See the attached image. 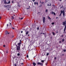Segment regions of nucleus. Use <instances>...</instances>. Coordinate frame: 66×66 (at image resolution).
<instances>
[{
  "mask_svg": "<svg viewBox=\"0 0 66 66\" xmlns=\"http://www.w3.org/2000/svg\"><path fill=\"white\" fill-rule=\"evenodd\" d=\"M61 13L59 15V16H61V15H62V14H63V17H64L65 16V11L64 10H63L62 11V10H61L60 11Z\"/></svg>",
  "mask_w": 66,
  "mask_h": 66,
  "instance_id": "obj_1",
  "label": "nucleus"
},
{
  "mask_svg": "<svg viewBox=\"0 0 66 66\" xmlns=\"http://www.w3.org/2000/svg\"><path fill=\"white\" fill-rule=\"evenodd\" d=\"M17 51H20V46H18L17 47Z\"/></svg>",
  "mask_w": 66,
  "mask_h": 66,
  "instance_id": "obj_2",
  "label": "nucleus"
},
{
  "mask_svg": "<svg viewBox=\"0 0 66 66\" xmlns=\"http://www.w3.org/2000/svg\"><path fill=\"white\" fill-rule=\"evenodd\" d=\"M62 24L63 26H66V21L63 22Z\"/></svg>",
  "mask_w": 66,
  "mask_h": 66,
  "instance_id": "obj_3",
  "label": "nucleus"
},
{
  "mask_svg": "<svg viewBox=\"0 0 66 66\" xmlns=\"http://www.w3.org/2000/svg\"><path fill=\"white\" fill-rule=\"evenodd\" d=\"M45 18H46L44 17H43V23H45Z\"/></svg>",
  "mask_w": 66,
  "mask_h": 66,
  "instance_id": "obj_4",
  "label": "nucleus"
},
{
  "mask_svg": "<svg viewBox=\"0 0 66 66\" xmlns=\"http://www.w3.org/2000/svg\"><path fill=\"white\" fill-rule=\"evenodd\" d=\"M32 64L34 66H35V65H36V64L34 62H33L32 63Z\"/></svg>",
  "mask_w": 66,
  "mask_h": 66,
  "instance_id": "obj_5",
  "label": "nucleus"
},
{
  "mask_svg": "<svg viewBox=\"0 0 66 66\" xmlns=\"http://www.w3.org/2000/svg\"><path fill=\"white\" fill-rule=\"evenodd\" d=\"M21 42H20L18 44V46H19L20 47V45H21Z\"/></svg>",
  "mask_w": 66,
  "mask_h": 66,
  "instance_id": "obj_6",
  "label": "nucleus"
},
{
  "mask_svg": "<svg viewBox=\"0 0 66 66\" xmlns=\"http://www.w3.org/2000/svg\"><path fill=\"white\" fill-rule=\"evenodd\" d=\"M66 25H65V26L64 28V32L65 31V30H66Z\"/></svg>",
  "mask_w": 66,
  "mask_h": 66,
  "instance_id": "obj_7",
  "label": "nucleus"
},
{
  "mask_svg": "<svg viewBox=\"0 0 66 66\" xmlns=\"http://www.w3.org/2000/svg\"><path fill=\"white\" fill-rule=\"evenodd\" d=\"M9 24H9V27H11L12 26V24H11V23H10V22H9Z\"/></svg>",
  "mask_w": 66,
  "mask_h": 66,
  "instance_id": "obj_8",
  "label": "nucleus"
},
{
  "mask_svg": "<svg viewBox=\"0 0 66 66\" xmlns=\"http://www.w3.org/2000/svg\"><path fill=\"white\" fill-rule=\"evenodd\" d=\"M52 33L53 34V35H55V33H54V32H52Z\"/></svg>",
  "mask_w": 66,
  "mask_h": 66,
  "instance_id": "obj_9",
  "label": "nucleus"
},
{
  "mask_svg": "<svg viewBox=\"0 0 66 66\" xmlns=\"http://www.w3.org/2000/svg\"><path fill=\"white\" fill-rule=\"evenodd\" d=\"M62 42H63L64 41H65V39H62Z\"/></svg>",
  "mask_w": 66,
  "mask_h": 66,
  "instance_id": "obj_10",
  "label": "nucleus"
},
{
  "mask_svg": "<svg viewBox=\"0 0 66 66\" xmlns=\"http://www.w3.org/2000/svg\"><path fill=\"white\" fill-rule=\"evenodd\" d=\"M28 33H29V32L28 31H27L26 33V35H28Z\"/></svg>",
  "mask_w": 66,
  "mask_h": 66,
  "instance_id": "obj_11",
  "label": "nucleus"
},
{
  "mask_svg": "<svg viewBox=\"0 0 66 66\" xmlns=\"http://www.w3.org/2000/svg\"><path fill=\"white\" fill-rule=\"evenodd\" d=\"M4 6L5 7H6L7 8V7H8H8L9 6H6L5 5H4Z\"/></svg>",
  "mask_w": 66,
  "mask_h": 66,
  "instance_id": "obj_12",
  "label": "nucleus"
},
{
  "mask_svg": "<svg viewBox=\"0 0 66 66\" xmlns=\"http://www.w3.org/2000/svg\"><path fill=\"white\" fill-rule=\"evenodd\" d=\"M11 18L12 19H14V16H12Z\"/></svg>",
  "mask_w": 66,
  "mask_h": 66,
  "instance_id": "obj_13",
  "label": "nucleus"
},
{
  "mask_svg": "<svg viewBox=\"0 0 66 66\" xmlns=\"http://www.w3.org/2000/svg\"><path fill=\"white\" fill-rule=\"evenodd\" d=\"M51 3H50V5H49L48 4H47V6H51Z\"/></svg>",
  "mask_w": 66,
  "mask_h": 66,
  "instance_id": "obj_14",
  "label": "nucleus"
},
{
  "mask_svg": "<svg viewBox=\"0 0 66 66\" xmlns=\"http://www.w3.org/2000/svg\"><path fill=\"white\" fill-rule=\"evenodd\" d=\"M40 65H43V64L42 63H40Z\"/></svg>",
  "mask_w": 66,
  "mask_h": 66,
  "instance_id": "obj_15",
  "label": "nucleus"
},
{
  "mask_svg": "<svg viewBox=\"0 0 66 66\" xmlns=\"http://www.w3.org/2000/svg\"><path fill=\"white\" fill-rule=\"evenodd\" d=\"M40 62H38L37 64L38 65H40Z\"/></svg>",
  "mask_w": 66,
  "mask_h": 66,
  "instance_id": "obj_16",
  "label": "nucleus"
},
{
  "mask_svg": "<svg viewBox=\"0 0 66 66\" xmlns=\"http://www.w3.org/2000/svg\"><path fill=\"white\" fill-rule=\"evenodd\" d=\"M45 12H46V13H47L48 12V10L47 9H46V11H45Z\"/></svg>",
  "mask_w": 66,
  "mask_h": 66,
  "instance_id": "obj_17",
  "label": "nucleus"
},
{
  "mask_svg": "<svg viewBox=\"0 0 66 66\" xmlns=\"http://www.w3.org/2000/svg\"><path fill=\"white\" fill-rule=\"evenodd\" d=\"M41 62L42 63H44V60H43L41 61Z\"/></svg>",
  "mask_w": 66,
  "mask_h": 66,
  "instance_id": "obj_18",
  "label": "nucleus"
},
{
  "mask_svg": "<svg viewBox=\"0 0 66 66\" xmlns=\"http://www.w3.org/2000/svg\"><path fill=\"white\" fill-rule=\"evenodd\" d=\"M48 18L49 19H51V18H50V17H49V16H48Z\"/></svg>",
  "mask_w": 66,
  "mask_h": 66,
  "instance_id": "obj_19",
  "label": "nucleus"
},
{
  "mask_svg": "<svg viewBox=\"0 0 66 66\" xmlns=\"http://www.w3.org/2000/svg\"><path fill=\"white\" fill-rule=\"evenodd\" d=\"M49 54L48 53H47L46 55H47V56H48V55H49Z\"/></svg>",
  "mask_w": 66,
  "mask_h": 66,
  "instance_id": "obj_20",
  "label": "nucleus"
},
{
  "mask_svg": "<svg viewBox=\"0 0 66 66\" xmlns=\"http://www.w3.org/2000/svg\"><path fill=\"white\" fill-rule=\"evenodd\" d=\"M17 55L18 56H19V55H20V54H19V53H18L17 54Z\"/></svg>",
  "mask_w": 66,
  "mask_h": 66,
  "instance_id": "obj_21",
  "label": "nucleus"
},
{
  "mask_svg": "<svg viewBox=\"0 0 66 66\" xmlns=\"http://www.w3.org/2000/svg\"><path fill=\"white\" fill-rule=\"evenodd\" d=\"M54 24V23L53 22L52 23V24L53 25V24Z\"/></svg>",
  "mask_w": 66,
  "mask_h": 66,
  "instance_id": "obj_22",
  "label": "nucleus"
},
{
  "mask_svg": "<svg viewBox=\"0 0 66 66\" xmlns=\"http://www.w3.org/2000/svg\"><path fill=\"white\" fill-rule=\"evenodd\" d=\"M4 3L5 4H7V2H4Z\"/></svg>",
  "mask_w": 66,
  "mask_h": 66,
  "instance_id": "obj_23",
  "label": "nucleus"
},
{
  "mask_svg": "<svg viewBox=\"0 0 66 66\" xmlns=\"http://www.w3.org/2000/svg\"><path fill=\"white\" fill-rule=\"evenodd\" d=\"M4 3L5 4H7V2H4Z\"/></svg>",
  "mask_w": 66,
  "mask_h": 66,
  "instance_id": "obj_24",
  "label": "nucleus"
},
{
  "mask_svg": "<svg viewBox=\"0 0 66 66\" xmlns=\"http://www.w3.org/2000/svg\"><path fill=\"white\" fill-rule=\"evenodd\" d=\"M14 0H12V3H14Z\"/></svg>",
  "mask_w": 66,
  "mask_h": 66,
  "instance_id": "obj_25",
  "label": "nucleus"
},
{
  "mask_svg": "<svg viewBox=\"0 0 66 66\" xmlns=\"http://www.w3.org/2000/svg\"><path fill=\"white\" fill-rule=\"evenodd\" d=\"M11 2H10V1H9V2L8 3H10Z\"/></svg>",
  "mask_w": 66,
  "mask_h": 66,
  "instance_id": "obj_26",
  "label": "nucleus"
},
{
  "mask_svg": "<svg viewBox=\"0 0 66 66\" xmlns=\"http://www.w3.org/2000/svg\"><path fill=\"white\" fill-rule=\"evenodd\" d=\"M54 13L53 12H52V14H53Z\"/></svg>",
  "mask_w": 66,
  "mask_h": 66,
  "instance_id": "obj_27",
  "label": "nucleus"
},
{
  "mask_svg": "<svg viewBox=\"0 0 66 66\" xmlns=\"http://www.w3.org/2000/svg\"><path fill=\"white\" fill-rule=\"evenodd\" d=\"M36 2H34V4L35 5H36Z\"/></svg>",
  "mask_w": 66,
  "mask_h": 66,
  "instance_id": "obj_28",
  "label": "nucleus"
},
{
  "mask_svg": "<svg viewBox=\"0 0 66 66\" xmlns=\"http://www.w3.org/2000/svg\"><path fill=\"white\" fill-rule=\"evenodd\" d=\"M31 44L32 45H33V44H34L33 42H31Z\"/></svg>",
  "mask_w": 66,
  "mask_h": 66,
  "instance_id": "obj_29",
  "label": "nucleus"
},
{
  "mask_svg": "<svg viewBox=\"0 0 66 66\" xmlns=\"http://www.w3.org/2000/svg\"><path fill=\"white\" fill-rule=\"evenodd\" d=\"M32 1H33L34 2L35 1V0H32Z\"/></svg>",
  "mask_w": 66,
  "mask_h": 66,
  "instance_id": "obj_30",
  "label": "nucleus"
},
{
  "mask_svg": "<svg viewBox=\"0 0 66 66\" xmlns=\"http://www.w3.org/2000/svg\"><path fill=\"white\" fill-rule=\"evenodd\" d=\"M14 66H17V65H16V64H14Z\"/></svg>",
  "mask_w": 66,
  "mask_h": 66,
  "instance_id": "obj_31",
  "label": "nucleus"
},
{
  "mask_svg": "<svg viewBox=\"0 0 66 66\" xmlns=\"http://www.w3.org/2000/svg\"><path fill=\"white\" fill-rule=\"evenodd\" d=\"M66 50H63V51L64 52H66Z\"/></svg>",
  "mask_w": 66,
  "mask_h": 66,
  "instance_id": "obj_32",
  "label": "nucleus"
},
{
  "mask_svg": "<svg viewBox=\"0 0 66 66\" xmlns=\"http://www.w3.org/2000/svg\"><path fill=\"white\" fill-rule=\"evenodd\" d=\"M7 27H9V25L8 24H7Z\"/></svg>",
  "mask_w": 66,
  "mask_h": 66,
  "instance_id": "obj_33",
  "label": "nucleus"
},
{
  "mask_svg": "<svg viewBox=\"0 0 66 66\" xmlns=\"http://www.w3.org/2000/svg\"><path fill=\"white\" fill-rule=\"evenodd\" d=\"M37 30H39V28L38 27L37 28Z\"/></svg>",
  "mask_w": 66,
  "mask_h": 66,
  "instance_id": "obj_34",
  "label": "nucleus"
},
{
  "mask_svg": "<svg viewBox=\"0 0 66 66\" xmlns=\"http://www.w3.org/2000/svg\"><path fill=\"white\" fill-rule=\"evenodd\" d=\"M27 57L28 58V57H29V56H28V55H27Z\"/></svg>",
  "mask_w": 66,
  "mask_h": 66,
  "instance_id": "obj_35",
  "label": "nucleus"
},
{
  "mask_svg": "<svg viewBox=\"0 0 66 66\" xmlns=\"http://www.w3.org/2000/svg\"><path fill=\"white\" fill-rule=\"evenodd\" d=\"M4 2H6V0H4Z\"/></svg>",
  "mask_w": 66,
  "mask_h": 66,
  "instance_id": "obj_36",
  "label": "nucleus"
},
{
  "mask_svg": "<svg viewBox=\"0 0 66 66\" xmlns=\"http://www.w3.org/2000/svg\"><path fill=\"white\" fill-rule=\"evenodd\" d=\"M54 59L55 60H56V57H55Z\"/></svg>",
  "mask_w": 66,
  "mask_h": 66,
  "instance_id": "obj_37",
  "label": "nucleus"
},
{
  "mask_svg": "<svg viewBox=\"0 0 66 66\" xmlns=\"http://www.w3.org/2000/svg\"><path fill=\"white\" fill-rule=\"evenodd\" d=\"M63 5H62V7H60V8L61 9V8H63Z\"/></svg>",
  "mask_w": 66,
  "mask_h": 66,
  "instance_id": "obj_38",
  "label": "nucleus"
},
{
  "mask_svg": "<svg viewBox=\"0 0 66 66\" xmlns=\"http://www.w3.org/2000/svg\"><path fill=\"white\" fill-rule=\"evenodd\" d=\"M54 15H55V13L54 12Z\"/></svg>",
  "mask_w": 66,
  "mask_h": 66,
  "instance_id": "obj_39",
  "label": "nucleus"
},
{
  "mask_svg": "<svg viewBox=\"0 0 66 66\" xmlns=\"http://www.w3.org/2000/svg\"><path fill=\"white\" fill-rule=\"evenodd\" d=\"M23 19V18H22L20 19Z\"/></svg>",
  "mask_w": 66,
  "mask_h": 66,
  "instance_id": "obj_40",
  "label": "nucleus"
},
{
  "mask_svg": "<svg viewBox=\"0 0 66 66\" xmlns=\"http://www.w3.org/2000/svg\"><path fill=\"white\" fill-rule=\"evenodd\" d=\"M21 65H24V64H23V63H21Z\"/></svg>",
  "mask_w": 66,
  "mask_h": 66,
  "instance_id": "obj_41",
  "label": "nucleus"
},
{
  "mask_svg": "<svg viewBox=\"0 0 66 66\" xmlns=\"http://www.w3.org/2000/svg\"><path fill=\"white\" fill-rule=\"evenodd\" d=\"M42 4H44V2H42L41 3Z\"/></svg>",
  "mask_w": 66,
  "mask_h": 66,
  "instance_id": "obj_42",
  "label": "nucleus"
},
{
  "mask_svg": "<svg viewBox=\"0 0 66 66\" xmlns=\"http://www.w3.org/2000/svg\"><path fill=\"white\" fill-rule=\"evenodd\" d=\"M56 33H59V32L57 31H56Z\"/></svg>",
  "mask_w": 66,
  "mask_h": 66,
  "instance_id": "obj_43",
  "label": "nucleus"
},
{
  "mask_svg": "<svg viewBox=\"0 0 66 66\" xmlns=\"http://www.w3.org/2000/svg\"><path fill=\"white\" fill-rule=\"evenodd\" d=\"M5 45H4L3 46V47H5Z\"/></svg>",
  "mask_w": 66,
  "mask_h": 66,
  "instance_id": "obj_44",
  "label": "nucleus"
},
{
  "mask_svg": "<svg viewBox=\"0 0 66 66\" xmlns=\"http://www.w3.org/2000/svg\"><path fill=\"white\" fill-rule=\"evenodd\" d=\"M23 33V31H21V33Z\"/></svg>",
  "mask_w": 66,
  "mask_h": 66,
  "instance_id": "obj_45",
  "label": "nucleus"
},
{
  "mask_svg": "<svg viewBox=\"0 0 66 66\" xmlns=\"http://www.w3.org/2000/svg\"><path fill=\"white\" fill-rule=\"evenodd\" d=\"M45 34V33H41V34Z\"/></svg>",
  "mask_w": 66,
  "mask_h": 66,
  "instance_id": "obj_46",
  "label": "nucleus"
},
{
  "mask_svg": "<svg viewBox=\"0 0 66 66\" xmlns=\"http://www.w3.org/2000/svg\"><path fill=\"white\" fill-rule=\"evenodd\" d=\"M36 4L37 5H38V2H37L36 3Z\"/></svg>",
  "mask_w": 66,
  "mask_h": 66,
  "instance_id": "obj_47",
  "label": "nucleus"
},
{
  "mask_svg": "<svg viewBox=\"0 0 66 66\" xmlns=\"http://www.w3.org/2000/svg\"><path fill=\"white\" fill-rule=\"evenodd\" d=\"M14 37V36H12V38H13V37Z\"/></svg>",
  "mask_w": 66,
  "mask_h": 66,
  "instance_id": "obj_48",
  "label": "nucleus"
},
{
  "mask_svg": "<svg viewBox=\"0 0 66 66\" xmlns=\"http://www.w3.org/2000/svg\"><path fill=\"white\" fill-rule=\"evenodd\" d=\"M58 18H59L58 17H56V19H57Z\"/></svg>",
  "mask_w": 66,
  "mask_h": 66,
  "instance_id": "obj_49",
  "label": "nucleus"
},
{
  "mask_svg": "<svg viewBox=\"0 0 66 66\" xmlns=\"http://www.w3.org/2000/svg\"><path fill=\"white\" fill-rule=\"evenodd\" d=\"M20 43H21V40H20Z\"/></svg>",
  "mask_w": 66,
  "mask_h": 66,
  "instance_id": "obj_50",
  "label": "nucleus"
},
{
  "mask_svg": "<svg viewBox=\"0 0 66 66\" xmlns=\"http://www.w3.org/2000/svg\"><path fill=\"white\" fill-rule=\"evenodd\" d=\"M6 53H8V51H6Z\"/></svg>",
  "mask_w": 66,
  "mask_h": 66,
  "instance_id": "obj_51",
  "label": "nucleus"
},
{
  "mask_svg": "<svg viewBox=\"0 0 66 66\" xmlns=\"http://www.w3.org/2000/svg\"><path fill=\"white\" fill-rule=\"evenodd\" d=\"M59 43H61V41H59Z\"/></svg>",
  "mask_w": 66,
  "mask_h": 66,
  "instance_id": "obj_52",
  "label": "nucleus"
},
{
  "mask_svg": "<svg viewBox=\"0 0 66 66\" xmlns=\"http://www.w3.org/2000/svg\"><path fill=\"white\" fill-rule=\"evenodd\" d=\"M40 7H42V5H40Z\"/></svg>",
  "mask_w": 66,
  "mask_h": 66,
  "instance_id": "obj_53",
  "label": "nucleus"
},
{
  "mask_svg": "<svg viewBox=\"0 0 66 66\" xmlns=\"http://www.w3.org/2000/svg\"><path fill=\"white\" fill-rule=\"evenodd\" d=\"M18 5L19 6V7H20V6L19 5Z\"/></svg>",
  "mask_w": 66,
  "mask_h": 66,
  "instance_id": "obj_54",
  "label": "nucleus"
},
{
  "mask_svg": "<svg viewBox=\"0 0 66 66\" xmlns=\"http://www.w3.org/2000/svg\"><path fill=\"white\" fill-rule=\"evenodd\" d=\"M53 6L54 7V6H55V5H53Z\"/></svg>",
  "mask_w": 66,
  "mask_h": 66,
  "instance_id": "obj_55",
  "label": "nucleus"
},
{
  "mask_svg": "<svg viewBox=\"0 0 66 66\" xmlns=\"http://www.w3.org/2000/svg\"><path fill=\"white\" fill-rule=\"evenodd\" d=\"M12 29H14L15 28H12Z\"/></svg>",
  "mask_w": 66,
  "mask_h": 66,
  "instance_id": "obj_56",
  "label": "nucleus"
},
{
  "mask_svg": "<svg viewBox=\"0 0 66 66\" xmlns=\"http://www.w3.org/2000/svg\"><path fill=\"white\" fill-rule=\"evenodd\" d=\"M45 64L46 65H47V63H46Z\"/></svg>",
  "mask_w": 66,
  "mask_h": 66,
  "instance_id": "obj_57",
  "label": "nucleus"
},
{
  "mask_svg": "<svg viewBox=\"0 0 66 66\" xmlns=\"http://www.w3.org/2000/svg\"><path fill=\"white\" fill-rule=\"evenodd\" d=\"M63 37V35H62L61 36V37Z\"/></svg>",
  "mask_w": 66,
  "mask_h": 66,
  "instance_id": "obj_58",
  "label": "nucleus"
},
{
  "mask_svg": "<svg viewBox=\"0 0 66 66\" xmlns=\"http://www.w3.org/2000/svg\"><path fill=\"white\" fill-rule=\"evenodd\" d=\"M59 1H62V0H59Z\"/></svg>",
  "mask_w": 66,
  "mask_h": 66,
  "instance_id": "obj_59",
  "label": "nucleus"
},
{
  "mask_svg": "<svg viewBox=\"0 0 66 66\" xmlns=\"http://www.w3.org/2000/svg\"><path fill=\"white\" fill-rule=\"evenodd\" d=\"M9 10H10V9H8V11H9Z\"/></svg>",
  "mask_w": 66,
  "mask_h": 66,
  "instance_id": "obj_60",
  "label": "nucleus"
},
{
  "mask_svg": "<svg viewBox=\"0 0 66 66\" xmlns=\"http://www.w3.org/2000/svg\"><path fill=\"white\" fill-rule=\"evenodd\" d=\"M17 3L18 4H19V2H18Z\"/></svg>",
  "mask_w": 66,
  "mask_h": 66,
  "instance_id": "obj_61",
  "label": "nucleus"
},
{
  "mask_svg": "<svg viewBox=\"0 0 66 66\" xmlns=\"http://www.w3.org/2000/svg\"><path fill=\"white\" fill-rule=\"evenodd\" d=\"M1 19V17H0V19Z\"/></svg>",
  "mask_w": 66,
  "mask_h": 66,
  "instance_id": "obj_62",
  "label": "nucleus"
},
{
  "mask_svg": "<svg viewBox=\"0 0 66 66\" xmlns=\"http://www.w3.org/2000/svg\"><path fill=\"white\" fill-rule=\"evenodd\" d=\"M28 36H30V35H28Z\"/></svg>",
  "mask_w": 66,
  "mask_h": 66,
  "instance_id": "obj_63",
  "label": "nucleus"
},
{
  "mask_svg": "<svg viewBox=\"0 0 66 66\" xmlns=\"http://www.w3.org/2000/svg\"><path fill=\"white\" fill-rule=\"evenodd\" d=\"M40 3H41V1H40Z\"/></svg>",
  "mask_w": 66,
  "mask_h": 66,
  "instance_id": "obj_64",
  "label": "nucleus"
}]
</instances>
